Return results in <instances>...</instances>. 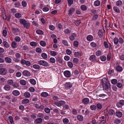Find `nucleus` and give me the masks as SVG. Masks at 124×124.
<instances>
[{
  "instance_id": "nucleus-54",
  "label": "nucleus",
  "mask_w": 124,
  "mask_h": 124,
  "mask_svg": "<svg viewBox=\"0 0 124 124\" xmlns=\"http://www.w3.org/2000/svg\"><path fill=\"white\" fill-rule=\"evenodd\" d=\"M12 85L14 87L17 88L19 87L18 84L16 83H13Z\"/></svg>"
},
{
  "instance_id": "nucleus-30",
  "label": "nucleus",
  "mask_w": 124,
  "mask_h": 124,
  "mask_svg": "<svg viewBox=\"0 0 124 124\" xmlns=\"http://www.w3.org/2000/svg\"><path fill=\"white\" fill-rule=\"evenodd\" d=\"M41 95L42 97H46L48 96V94L46 92H43L41 93Z\"/></svg>"
},
{
  "instance_id": "nucleus-37",
  "label": "nucleus",
  "mask_w": 124,
  "mask_h": 124,
  "mask_svg": "<svg viewBox=\"0 0 124 124\" xmlns=\"http://www.w3.org/2000/svg\"><path fill=\"white\" fill-rule=\"evenodd\" d=\"M20 23L23 24H24L27 22L24 19H20Z\"/></svg>"
},
{
  "instance_id": "nucleus-44",
  "label": "nucleus",
  "mask_w": 124,
  "mask_h": 124,
  "mask_svg": "<svg viewBox=\"0 0 124 124\" xmlns=\"http://www.w3.org/2000/svg\"><path fill=\"white\" fill-rule=\"evenodd\" d=\"M63 122L64 124H67L69 123V120L67 118H65L63 119Z\"/></svg>"
},
{
  "instance_id": "nucleus-8",
  "label": "nucleus",
  "mask_w": 124,
  "mask_h": 124,
  "mask_svg": "<svg viewBox=\"0 0 124 124\" xmlns=\"http://www.w3.org/2000/svg\"><path fill=\"white\" fill-rule=\"evenodd\" d=\"M72 86V84L69 82H67L66 83L65 85V87L67 89L71 88Z\"/></svg>"
},
{
  "instance_id": "nucleus-12",
  "label": "nucleus",
  "mask_w": 124,
  "mask_h": 124,
  "mask_svg": "<svg viewBox=\"0 0 124 124\" xmlns=\"http://www.w3.org/2000/svg\"><path fill=\"white\" fill-rule=\"evenodd\" d=\"M42 119L41 118H38L35 120L34 123L36 124H40L42 122Z\"/></svg>"
},
{
  "instance_id": "nucleus-40",
  "label": "nucleus",
  "mask_w": 124,
  "mask_h": 124,
  "mask_svg": "<svg viewBox=\"0 0 124 124\" xmlns=\"http://www.w3.org/2000/svg\"><path fill=\"white\" fill-rule=\"evenodd\" d=\"M7 83L8 85H12L13 83V81L12 80L9 79L7 81Z\"/></svg>"
},
{
  "instance_id": "nucleus-6",
  "label": "nucleus",
  "mask_w": 124,
  "mask_h": 124,
  "mask_svg": "<svg viewBox=\"0 0 124 124\" xmlns=\"http://www.w3.org/2000/svg\"><path fill=\"white\" fill-rule=\"evenodd\" d=\"M7 70L5 68H0V74L5 75L6 74Z\"/></svg>"
},
{
  "instance_id": "nucleus-32",
  "label": "nucleus",
  "mask_w": 124,
  "mask_h": 124,
  "mask_svg": "<svg viewBox=\"0 0 124 124\" xmlns=\"http://www.w3.org/2000/svg\"><path fill=\"white\" fill-rule=\"evenodd\" d=\"M108 113L110 115L112 116L114 114L115 112L113 110L111 109L109 110Z\"/></svg>"
},
{
  "instance_id": "nucleus-13",
  "label": "nucleus",
  "mask_w": 124,
  "mask_h": 124,
  "mask_svg": "<svg viewBox=\"0 0 124 124\" xmlns=\"http://www.w3.org/2000/svg\"><path fill=\"white\" fill-rule=\"evenodd\" d=\"M12 94L14 95L17 96L20 94V92L18 90H14L13 91Z\"/></svg>"
},
{
  "instance_id": "nucleus-64",
  "label": "nucleus",
  "mask_w": 124,
  "mask_h": 124,
  "mask_svg": "<svg viewBox=\"0 0 124 124\" xmlns=\"http://www.w3.org/2000/svg\"><path fill=\"white\" fill-rule=\"evenodd\" d=\"M72 112L73 114L74 115H76L78 114L77 112V110L75 109H72Z\"/></svg>"
},
{
  "instance_id": "nucleus-55",
  "label": "nucleus",
  "mask_w": 124,
  "mask_h": 124,
  "mask_svg": "<svg viewBox=\"0 0 124 124\" xmlns=\"http://www.w3.org/2000/svg\"><path fill=\"white\" fill-rule=\"evenodd\" d=\"M68 66L70 68H71L73 67V64L71 62H68Z\"/></svg>"
},
{
  "instance_id": "nucleus-24",
  "label": "nucleus",
  "mask_w": 124,
  "mask_h": 124,
  "mask_svg": "<svg viewBox=\"0 0 124 124\" xmlns=\"http://www.w3.org/2000/svg\"><path fill=\"white\" fill-rule=\"evenodd\" d=\"M86 39L88 41H91L93 39V37L92 36L89 35L87 36Z\"/></svg>"
},
{
  "instance_id": "nucleus-28",
  "label": "nucleus",
  "mask_w": 124,
  "mask_h": 124,
  "mask_svg": "<svg viewBox=\"0 0 124 124\" xmlns=\"http://www.w3.org/2000/svg\"><path fill=\"white\" fill-rule=\"evenodd\" d=\"M30 82L32 84L35 85L36 83V82L35 80L33 79H31L30 80Z\"/></svg>"
},
{
  "instance_id": "nucleus-51",
  "label": "nucleus",
  "mask_w": 124,
  "mask_h": 124,
  "mask_svg": "<svg viewBox=\"0 0 124 124\" xmlns=\"http://www.w3.org/2000/svg\"><path fill=\"white\" fill-rule=\"evenodd\" d=\"M45 112L47 113H49L50 112V109L48 108H46L45 109Z\"/></svg>"
},
{
  "instance_id": "nucleus-2",
  "label": "nucleus",
  "mask_w": 124,
  "mask_h": 124,
  "mask_svg": "<svg viewBox=\"0 0 124 124\" xmlns=\"http://www.w3.org/2000/svg\"><path fill=\"white\" fill-rule=\"evenodd\" d=\"M38 63L40 65L46 67L49 66L48 63L44 60H41L38 61Z\"/></svg>"
},
{
  "instance_id": "nucleus-41",
  "label": "nucleus",
  "mask_w": 124,
  "mask_h": 124,
  "mask_svg": "<svg viewBox=\"0 0 124 124\" xmlns=\"http://www.w3.org/2000/svg\"><path fill=\"white\" fill-rule=\"evenodd\" d=\"M117 70L119 72L121 71L122 70V67L120 66H117L116 68Z\"/></svg>"
},
{
  "instance_id": "nucleus-50",
  "label": "nucleus",
  "mask_w": 124,
  "mask_h": 124,
  "mask_svg": "<svg viewBox=\"0 0 124 124\" xmlns=\"http://www.w3.org/2000/svg\"><path fill=\"white\" fill-rule=\"evenodd\" d=\"M73 45L75 47H77L78 45V42L77 41H75L73 43Z\"/></svg>"
},
{
  "instance_id": "nucleus-20",
  "label": "nucleus",
  "mask_w": 124,
  "mask_h": 124,
  "mask_svg": "<svg viewBox=\"0 0 124 124\" xmlns=\"http://www.w3.org/2000/svg\"><path fill=\"white\" fill-rule=\"evenodd\" d=\"M116 115L117 116L119 117H120L122 116V114L121 112L118 111L116 112Z\"/></svg>"
},
{
  "instance_id": "nucleus-35",
  "label": "nucleus",
  "mask_w": 124,
  "mask_h": 124,
  "mask_svg": "<svg viewBox=\"0 0 124 124\" xmlns=\"http://www.w3.org/2000/svg\"><path fill=\"white\" fill-rule=\"evenodd\" d=\"M29 99H24L22 100V103L23 104L27 103L29 102Z\"/></svg>"
},
{
  "instance_id": "nucleus-31",
  "label": "nucleus",
  "mask_w": 124,
  "mask_h": 124,
  "mask_svg": "<svg viewBox=\"0 0 124 124\" xmlns=\"http://www.w3.org/2000/svg\"><path fill=\"white\" fill-rule=\"evenodd\" d=\"M75 9L74 8H71L69 10V14L71 15L75 11Z\"/></svg>"
},
{
  "instance_id": "nucleus-42",
  "label": "nucleus",
  "mask_w": 124,
  "mask_h": 124,
  "mask_svg": "<svg viewBox=\"0 0 124 124\" xmlns=\"http://www.w3.org/2000/svg\"><path fill=\"white\" fill-rule=\"evenodd\" d=\"M3 43L4 46L8 48L9 47V44L6 41H4L3 42Z\"/></svg>"
},
{
  "instance_id": "nucleus-18",
  "label": "nucleus",
  "mask_w": 124,
  "mask_h": 124,
  "mask_svg": "<svg viewBox=\"0 0 124 124\" xmlns=\"http://www.w3.org/2000/svg\"><path fill=\"white\" fill-rule=\"evenodd\" d=\"M11 46L13 48H16L17 47V43L15 41L12 42L11 43Z\"/></svg>"
},
{
  "instance_id": "nucleus-38",
  "label": "nucleus",
  "mask_w": 124,
  "mask_h": 124,
  "mask_svg": "<svg viewBox=\"0 0 124 124\" xmlns=\"http://www.w3.org/2000/svg\"><path fill=\"white\" fill-rule=\"evenodd\" d=\"M36 32L37 34L39 35H42L43 33V32L42 31L39 30H37Z\"/></svg>"
},
{
  "instance_id": "nucleus-17",
  "label": "nucleus",
  "mask_w": 124,
  "mask_h": 124,
  "mask_svg": "<svg viewBox=\"0 0 124 124\" xmlns=\"http://www.w3.org/2000/svg\"><path fill=\"white\" fill-rule=\"evenodd\" d=\"M78 119L79 121H82L83 120V116L81 115H79L77 116Z\"/></svg>"
},
{
  "instance_id": "nucleus-59",
  "label": "nucleus",
  "mask_w": 124,
  "mask_h": 124,
  "mask_svg": "<svg viewBox=\"0 0 124 124\" xmlns=\"http://www.w3.org/2000/svg\"><path fill=\"white\" fill-rule=\"evenodd\" d=\"M101 51L99 50L96 52V55L97 56H99L101 55Z\"/></svg>"
},
{
  "instance_id": "nucleus-3",
  "label": "nucleus",
  "mask_w": 124,
  "mask_h": 124,
  "mask_svg": "<svg viewBox=\"0 0 124 124\" xmlns=\"http://www.w3.org/2000/svg\"><path fill=\"white\" fill-rule=\"evenodd\" d=\"M16 58H14V61L15 62H18L20 61L19 59L21 57V55L19 53H17L15 55Z\"/></svg>"
},
{
  "instance_id": "nucleus-26",
  "label": "nucleus",
  "mask_w": 124,
  "mask_h": 124,
  "mask_svg": "<svg viewBox=\"0 0 124 124\" xmlns=\"http://www.w3.org/2000/svg\"><path fill=\"white\" fill-rule=\"evenodd\" d=\"M20 84L23 85H25L26 84V82L24 80H21L20 81Z\"/></svg>"
},
{
  "instance_id": "nucleus-34",
  "label": "nucleus",
  "mask_w": 124,
  "mask_h": 124,
  "mask_svg": "<svg viewBox=\"0 0 124 124\" xmlns=\"http://www.w3.org/2000/svg\"><path fill=\"white\" fill-rule=\"evenodd\" d=\"M40 44L41 46H45L46 45V42L43 41H40Z\"/></svg>"
},
{
  "instance_id": "nucleus-29",
  "label": "nucleus",
  "mask_w": 124,
  "mask_h": 124,
  "mask_svg": "<svg viewBox=\"0 0 124 124\" xmlns=\"http://www.w3.org/2000/svg\"><path fill=\"white\" fill-rule=\"evenodd\" d=\"M114 10L116 12L118 13L120 12V10L117 7L114 6L113 7Z\"/></svg>"
},
{
  "instance_id": "nucleus-63",
  "label": "nucleus",
  "mask_w": 124,
  "mask_h": 124,
  "mask_svg": "<svg viewBox=\"0 0 124 124\" xmlns=\"http://www.w3.org/2000/svg\"><path fill=\"white\" fill-rule=\"evenodd\" d=\"M90 45L92 46L93 47H95L97 46V45L96 43L93 42H92L91 43Z\"/></svg>"
},
{
  "instance_id": "nucleus-57",
  "label": "nucleus",
  "mask_w": 124,
  "mask_h": 124,
  "mask_svg": "<svg viewBox=\"0 0 124 124\" xmlns=\"http://www.w3.org/2000/svg\"><path fill=\"white\" fill-rule=\"evenodd\" d=\"M98 35L100 37L102 36V31L101 30H100L98 32Z\"/></svg>"
},
{
  "instance_id": "nucleus-58",
  "label": "nucleus",
  "mask_w": 124,
  "mask_h": 124,
  "mask_svg": "<svg viewBox=\"0 0 124 124\" xmlns=\"http://www.w3.org/2000/svg\"><path fill=\"white\" fill-rule=\"evenodd\" d=\"M96 107L97 108L99 109H101L102 107V105L100 103H98L96 105Z\"/></svg>"
},
{
  "instance_id": "nucleus-52",
  "label": "nucleus",
  "mask_w": 124,
  "mask_h": 124,
  "mask_svg": "<svg viewBox=\"0 0 124 124\" xmlns=\"http://www.w3.org/2000/svg\"><path fill=\"white\" fill-rule=\"evenodd\" d=\"M30 45L32 46H36L37 45L36 43L34 42H32L30 43Z\"/></svg>"
},
{
  "instance_id": "nucleus-45",
  "label": "nucleus",
  "mask_w": 124,
  "mask_h": 124,
  "mask_svg": "<svg viewBox=\"0 0 124 124\" xmlns=\"http://www.w3.org/2000/svg\"><path fill=\"white\" fill-rule=\"evenodd\" d=\"M100 58L101 61H104L106 60V57L104 56H102Z\"/></svg>"
},
{
  "instance_id": "nucleus-19",
  "label": "nucleus",
  "mask_w": 124,
  "mask_h": 124,
  "mask_svg": "<svg viewBox=\"0 0 124 124\" xmlns=\"http://www.w3.org/2000/svg\"><path fill=\"white\" fill-rule=\"evenodd\" d=\"M4 88L6 91H9L10 90L11 87L9 85H6L4 86Z\"/></svg>"
},
{
  "instance_id": "nucleus-46",
  "label": "nucleus",
  "mask_w": 124,
  "mask_h": 124,
  "mask_svg": "<svg viewBox=\"0 0 124 124\" xmlns=\"http://www.w3.org/2000/svg\"><path fill=\"white\" fill-rule=\"evenodd\" d=\"M50 62L53 63H54L55 62V59L54 58L51 57L49 59Z\"/></svg>"
},
{
  "instance_id": "nucleus-62",
  "label": "nucleus",
  "mask_w": 124,
  "mask_h": 124,
  "mask_svg": "<svg viewBox=\"0 0 124 124\" xmlns=\"http://www.w3.org/2000/svg\"><path fill=\"white\" fill-rule=\"evenodd\" d=\"M49 28L50 30L53 31L55 27L53 25H50L49 26Z\"/></svg>"
},
{
  "instance_id": "nucleus-60",
  "label": "nucleus",
  "mask_w": 124,
  "mask_h": 124,
  "mask_svg": "<svg viewBox=\"0 0 124 124\" xmlns=\"http://www.w3.org/2000/svg\"><path fill=\"white\" fill-rule=\"evenodd\" d=\"M117 80L116 79H114L111 81V83L113 84H115L117 83Z\"/></svg>"
},
{
  "instance_id": "nucleus-7",
  "label": "nucleus",
  "mask_w": 124,
  "mask_h": 124,
  "mask_svg": "<svg viewBox=\"0 0 124 124\" xmlns=\"http://www.w3.org/2000/svg\"><path fill=\"white\" fill-rule=\"evenodd\" d=\"M23 74L24 76L26 77H29L31 75L30 72L27 70H24L23 72Z\"/></svg>"
},
{
  "instance_id": "nucleus-16",
  "label": "nucleus",
  "mask_w": 124,
  "mask_h": 124,
  "mask_svg": "<svg viewBox=\"0 0 124 124\" xmlns=\"http://www.w3.org/2000/svg\"><path fill=\"white\" fill-rule=\"evenodd\" d=\"M102 84H106L107 83H109L108 81V80L107 79L105 78H103L101 80Z\"/></svg>"
},
{
  "instance_id": "nucleus-48",
  "label": "nucleus",
  "mask_w": 124,
  "mask_h": 124,
  "mask_svg": "<svg viewBox=\"0 0 124 124\" xmlns=\"http://www.w3.org/2000/svg\"><path fill=\"white\" fill-rule=\"evenodd\" d=\"M90 108L91 110H95L96 109V107L95 105H92L90 106Z\"/></svg>"
},
{
  "instance_id": "nucleus-21",
  "label": "nucleus",
  "mask_w": 124,
  "mask_h": 124,
  "mask_svg": "<svg viewBox=\"0 0 124 124\" xmlns=\"http://www.w3.org/2000/svg\"><path fill=\"white\" fill-rule=\"evenodd\" d=\"M5 59L6 61L7 62L10 63L11 62V59L8 57H5Z\"/></svg>"
},
{
  "instance_id": "nucleus-43",
  "label": "nucleus",
  "mask_w": 124,
  "mask_h": 124,
  "mask_svg": "<svg viewBox=\"0 0 124 124\" xmlns=\"http://www.w3.org/2000/svg\"><path fill=\"white\" fill-rule=\"evenodd\" d=\"M56 60L60 63H62V60L61 57H58L57 58Z\"/></svg>"
},
{
  "instance_id": "nucleus-5",
  "label": "nucleus",
  "mask_w": 124,
  "mask_h": 124,
  "mask_svg": "<svg viewBox=\"0 0 124 124\" xmlns=\"http://www.w3.org/2000/svg\"><path fill=\"white\" fill-rule=\"evenodd\" d=\"M123 105H124V100H120L119 102L116 104L117 106L118 107H121Z\"/></svg>"
},
{
  "instance_id": "nucleus-33",
  "label": "nucleus",
  "mask_w": 124,
  "mask_h": 124,
  "mask_svg": "<svg viewBox=\"0 0 124 124\" xmlns=\"http://www.w3.org/2000/svg\"><path fill=\"white\" fill-rule=\"evenodd\" d=\"M15 16L17 18H19L21 17L22 15L20 13H16L15 14Z\"/></svg>"
},
{
  "instance_id": "nucleus-9",
  "label": "nucleus",
  "mask_w": 124,
  "mask_h": 124,
  "mask_svg": "<svg viewBox=\"0 0 124 124\" xmlns=\"http://www.w3.org/2000/svg\"><path fill=\"white\" fill-rule=\"evenodd\" d=\"M64 76L67 77H69L70 76L71 74L70 72L68 70H66L64 72Z\"/></svg>"
},
{
  "instance_id": "nucleus-36",
  "label": "nucleus",
  "mask_w": 124,
  "mask_h": 124,
  "mask_svg": "<svg viewBox=\"0 0 124 124\" xmlns=\"http://www.w3.org/2000/svg\"><path fill=\"white\" fill-rule=\"evenodd\" d=\"M33 68L36 69H39L40 68V66L38 64H34L33 65Z\"/></svg>"
},
{
  "instance_id": "nucleus-1",
  "label": "nucleus",
  "mask_w": 124,
  "mask_h": 124,
  "mask_svg": "<svg viewBox=\"0 0 124 124\" xmlns=\"http://www.w3.org/2000/svg\"><path fill=\"white\" fill-rule=\"evenodd\" d=\"M103 90L109 91L111 89L110 84L109 83L102 84Z\"/></svg>"
},
{
  "instance_id": "nucleus-10",
  "label": "nucleus",
  "mask_w": 124,
  "mask_h": 124,
  "mask_svg": "<svg viewBox=\"0 0 124 124\" xmlns=\"http://www.w3.org/2000/svg\"><path fill=\"white\" fill-rule=\"evenodd\" d=\"M90 101L89 100L88 98H85L83 99L82 100V102L83 103L85 104L88 103Z\"/></svg>"
},
{
  "instance_id": "nucleus-15",
  "label": "nucleus",
  "mask_w": 124,
  "mask_h": 124,
  "mask_svg": "<svg viewBox=\"0 0 124 124\" xmlns=\"http://www.w3.org/2000/svg\"><path fill=\"white\" fill-rule=\"evenodd\" d=\"M12 32L14 33H15L17 32H19L20 31L19 29L17 28H15L12 27Z\"/></svg>"
},
{
  "instance_id": "nucleus-56",
  "label": "nucleus",
  "mask_w": 124,
  "mask_h": 124,
  "mask_svg": "<svg viewBox=\"0 0 124 124\" xmlns=\"http://www.w3.org/2000/svg\"><path fill=\"white\" fill-rule=\"evenodd\" d=\"M98 18V16L97 15H94L93 17L92 20H96Z\"/></svg>"
},
{
  "instance_id": "nucleus-4",
  "label": "nucleus",
  "mask_w": 124,
  "mask_h": 124,
  "mask_svg": "<svg viewBox=\"0 0 124 124\" xmlns=\"http://www.w3.org/2000/svg\"><path fill=\"white\" fill-rule=\"evenodd\" d=\"M2 13V15H3V18L4 20H6L7 18L6 14H5V9L2 8H0V12Z\"/></svg>"
},
{
  "instance_id": "nucleus-14",
  "label": "nucleus",
  "mask_w": 124,
  "mask_h": 124,
  "mask_svg": "<svg viewBox=\"0 0 124 124\" xmlns=\"http://www.w3.org/2000/svg\"><path fill=\"white\" fill-rule=\"evenodd\" d=\"M76 36V34L75 33H73L72 35L69 37V38L70 40L72 41L74 40L75 37Z\"/></svg>"
},
{
  "instance_id": "nucleus-49",
  "label": "nucleus",
  "mask_w": 124,
  "mask_h": 124,
  "mask_svg": "<svg viewBox=\"0 0 124 124\" xmlns=\"http://www.w3.org/2000/svg\"><path fill=\"white\" fill-rule=\"evenodd\" d=\"M36 51L38 53H40L42 51L41 49L39 47H37L36 49Z\"/></svg>"
},
{
  "instance_id": "nucleus-39",
  "label": "nucleus",
  "mask_w": 124,
  "mask_h": 124,
  "mask_svg": "<svg viewBox=\"0 0 124 124\" xmlns=\"http://www.w3.org/2000/svg\"><path fill=\"white\" fill-rule=\"evenodd\" d=\"M30 95V94L29 92H26L24 94V96L26 98L29 97Z\"/></svg>"
},
{
  "instance_id": "nucleus-23",
  "label": "nucleus",
  "mask_w": 124,
  "mask_h": 124,
  "mask_svg": "<svg viewBox=\"0 0 124 124\" xmlns=\"http://www.w3.org/2000/svg\"><path fill=\"white\" fill-rule=\"evenodd\" d=\"M100 1L99 0H97L94 1V5L96 6H98L100 5Z\"/></svg>"
},
{
  "instance_id": "nucleus-25",
  "label": "nucleus",
  "mask_w": 124,
  "mask_h": 124,
  "mask_svg": "<svg viewBox=\"0 0 124 124\" xmlns=\"http://www.w3.org/2000/svg\"><path fill=\"white\" fill-rule=\"evenodd\" d=\"M30 26V23H29L26 22L24 23L23 24L24 27L27 29L29 28Z\"/></svg>"
},
{
  "instance_id": "nucleus-61",
  "label": "nucleus",
  "mask_w": 124,
  "mask_h": 124,
  "mask_svg": "<svg viewBox=\"0 0 124 124\" xmlns=\"http://www.w3.org/2000/svg\"><path fill=\"white\" fill-rule=\"evenodd\" d=\"M7 31L5 30H4L2 32V34L3 36L4 37H6L7 35Z\"/></svg>"
},
{
  "instance_id": "nucleus-27",
  "label": "nucleus",
  "mask_w": 124,
  "mask_h": 124,
  "mask_svg": "<svg viewBox=\"0 0 124 124\" xmlns=\"http://www.w3.org/2000/svg\"><path fill=\"white\" fill-rule=\"evenodd\" d=\"M41 57L44 59H46L47 57V54L45 53H42L41 54Z\"/></svg>"
},
{
  "instance_id": "nucleus-11",
  "label": "nucleus",
  "mask_w": 124,
  "mask_h": 124,
  "mask_svg": "<svg viewBox=\"0 0 124 124\" xmlns=\"http://www.w3.org/2000/svg\"><path fill=\"white\" fill-rule=\"evenodd\" d=\"M96 57L94 55H91L90 57V60L92 62L95 61L96 60Z\"/></svg>"
},
{
  "instance_id": "nucleus-22",
  "label": "nucleus",
  "mask_w": 124,
  "mask_h": 124,
  "mask_svg": "<svg viewBox=\"0 0 124 124\" xmlns=\"http://www.w3.org/2000/svg\"><path fill=\"white\" fill-rule=\"evenodd\" d=\"M122 4V1L120 0H119L117 1L116 3V5L118 6H121Z\"/></svg>"
},
{
  "instance_id": "nucleus-53",
  "label": "nucleus",
  "mask_w": 124,
  "mask_h": 124,
  "mask_svg": "<svg viewBox=\"0 0 124 124\" xmlns=\"http://www.w3.org/2000/svg\"><path fill=\"white\" fill-rule=\"evenodd\" d=\"M119 40L116 38H115L114 40V43L115 44H117Z\"/></svg>"
},
{
  "instance_id": "nucleus-47",
  "label": "nucleus",
  "mask_w": 124,
  "mask_h": 124,
  "mask_svg": "<svg viewBox=\"0 0 124 124\" xmlns=\"http://www.w3.org/2000/svg\"><path fill=\"white\" fill-rule=\"evenodd\" d=\"M81 8L82 10L85 11L87 7L85 6L82 5L81 6Z\"/></svg>"
}]
</instances>
